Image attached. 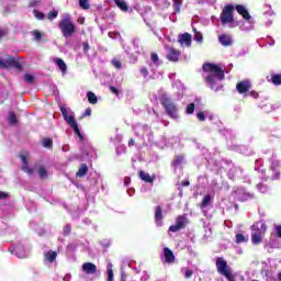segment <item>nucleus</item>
I'll use <instances>...</instances> for the list:
<instances>
[{"label": "nucleus", "instance_id": "obj_51", "mask_svg": "<svg viewBox=\"0 0 281 281\" xmlns=\"http://www.w3.org/2000/svg\"><path fill=\"white\" fill-rule=\"evenodd\" d=\"M140 75H142L144 78H148V68H147V67H142V68H140Z\"/></svg>", "mask_w": 281, "mask_h": 281}, {"label": "nucleus", "instance_id": "obj_57", "mask_svg": "<svg viewBox=\"0 0 281 281\" xmlns=\"http://www.w3.org/2000/svg\"><path fill=\"white\" fill-rule=\"evenodd\" d=\"M90 49L89 43L88 42H83V52L85 54H87Z\"/></svg>", "mask_w": 281, "mask_h": 281}, {"label": "nucleus", "instance_id": "obj_41", "mask_svg": "<svg viewBox=\"0 0 281 281\" xmlns=\"http://www.w3.org/2000/svg\"><path fill=\"white\" fill-rule=\"evenodd\" d=\"M58 16V11L53 10L50 12H48L47 19L48 21H54V19H56Z\"/></svg>", "mask_w": 281, "mask_h": 281}, {"label": "nucleus", "instance_id": "obj_45", "mask_svg": "<svg viewBox=\"0 0 281 281\" xmlns=\"http://www.w3.org/2000/svg\"><path fill=\"white\" fill-rule=\"evenodd\" d=\"M63 234L64 236H69L71 234V225L69 224L65 225L63 229Z\"/></svg>", "mask_w": 281, "mask_h": 281}, {"label": "nucleus", "instance_id": "obj_10", "mask_svg": "<svg viewBox=\"0 0 281 281\" xmlns=\"http://www.w3.org/2000/svg\"><path fill=\"white\" fill-rule=\"evenodd\" d=\"M0 67H15L16 69H21V64L14 57H7L5 59H0Z\"/></svg>", "mask_w": 281, "mask_h": 281}, {"label": "nucleus", "instance_id": "obj_55", "mask_svg": "<svg viewBox=\"0 0 281 281\" xmlns=\"http://www.w3.org/2000/svg\"><path fill=\"white\" fill-rule=\"evenodd\" d=\"M110 91H111V93H114V95H120V91L117 90V88H115L113 86L110 87Z\"/></svg>", "mask_w": 281, "mask_h": 281}, {"label": "nucleus", "instance_id": "obj_30", "mask_svg": "<svg viewBox=\"0 0 281 281\" xmlns=\"http://www.w3.org/2000/svg\"><path fill=\"white\" fill-rule=\"evenodd\" d=\"M181 5H183V0H173V14H179V12H181Z\"/></svg>", "mask_w": 281, "mask_h": 281}, {"label": "nucleus", "instance_id": "obj_50", "mask_svg": "<svg viewBox=\"0 0 281 281\" xmlns=\"http://www.w3.org/2000/svg\"><path fill=\"white\" fill-rule=\"evenodd\" d=\"M25 82H29V85H32L34 82V76L32 75H24Z\"/></svg>", "mask_w": 281, "mask_h": 281}, {"label": "nucleus", "instance_id": "obj_19", "mask_svg": "<svg viewBox=\"0 0 281 281\" xmlns=\"http://www.w3.org/2000/svg\"><path fill=\"white\" fill-rule=\"evenodd\" d=\"M218 42L221 43V45H223V47H229V46L234 45V40L229 35H226V34L220 35Z\"/></svg>", "mask_w": 281, "mask_h": 281}, {"label": "nucleus", "instance_id": "obj_17", "mask_svg": "<svg viewBox=\"0 0 281 281\" xmlns=\"http://www.w3.org/2000/svg\"><path fill=\"white\" fill-rule=\"evenodd\" d=\"M21 161H22V170L26 172V175H34V169L30 168L27 165V154L20 155Z\"/></svg>", "mask_w": 281, "mask_h": 281}, {"label": "nucleus", "instance_id": "obj_4", "mask_svg": "<svg viewBox=\"0 0 281 281\" xmlns=\"http://www.w3.org/2000/svg\"><path fill=\"white\" fill-rule=\"evenodd\" d=\"M160 104H162L167 115L171 117V120H179V108H177V104L172 102L170 97L168 94H162L160 98Z\"/></svg>", "mask_w": 281, "mask_h": 281}, {"label": "nucleus", "instance_id": "obj_20", "mask_svg": "<svg viewBox=\"0 0 281 281\" xmlns=\"http://www.w3.org/2000/svg\"><path fill=\"white\" fill-rule=\"evenodd\" d=\"M235 10H237L238 14H240V16H243V19H245L246 21H249V19H251L249 11H247V9L243 4H237L235 7Z\"/></svg>", "mask_w": 281, "mask_h": 281}, {"label": "nucleus", "instance_id": "obj_25", "mask_svg": "<svg viewBox=\"0 0 281 281\" xmlns=\"http://www.w3.org/2000/svg\"><path fill=\"white\" fill-rule=\"evenodd\" d=\"M55 64L60 69L63 75L67 74V64H65V60L60 58H55Z\"/></svg>", "mask_w": 281, "mask_h": 281}, {"label": "nucleus", "instance_id": "obj_33", "mask_svg": "<svg viewBox=\"0 0 281 281\" xmlns=\"http://www.w3.org/2000/svg\"><path fill=\"white\" fill-rule=\"evenodd\" d=\"M37 173L41 179H47V170L45 169V167L40 166L37 169Z\"/></svg>", "mask_w": 281, "mask_h": 281}, {"label": "nucleus", "instance_id": "obj_18", "mask_svg": "<svg viewBox=\"0 0 281 281\" xmlns=\"http://www.w3.org/2000/svg\"><path fill=\"white\" fill-rule=\"evenodd\" d=\"M236 89L238 93H247V91L251 89V82H249V80L240 81L237 83Z\"/></svg>", "mask_w": 281, "mask_h": 281}, {"label": "nucleus", "instance_id": "obj_27", "mask_svg": "<svg viewBox=\"0 0 281 281\" xmlns=\"http://www.w3.org/2000/svg\"><path fill=\"white\" fill-rule=\"evenodd\" d=\"M180 273H182V276H184V278H187V280H190V278H192V276H194V271H192V269H190L188 267L181 268Z\"/></svg>", "mask_w": 281, "mask_h": 281}, {"label": "nucleus", "instance_id": "obj_23", "mask_svg": "<svg viewBox=\"0 0 281 281\" xmlns=\"http://www.w3.org/2000/svg\"><path fill=\"white\" fill-rule=\"evenodd\" d=\"M56 258H58V252L50 250L44 254V261L45 262H49L52 265V262H54V260H56Z\"/></svg>", "mask_w": 281, "mask_h": 281}, {"label": "nucleus", "instance_id": "obj_64", "mask_svg": "<svg viewBox=\"0 0 281 281\" xmlns=\"http://www.w3.org/2000/svg\"><path fill=\"white\" fill-rule=\"evenodd\" d=\"M128 183H131V178H125L124 179V186H128Z\"/></svg>", "mask_w": 281, "mask_h": 281}, {"label": "nucleus", "instance_id": "obj_28", "mask_svg": "<svg viewBox=\"0 0 281 281\" xmlns=\"http://www.w3.org/2000/svg\"><path fill=\"white\" fill-rule=\"evenodd\" d=\"M87 172H89V167L87 166V164H82L77 172V177H85V175H87Z\"/></svg>", "mask_w": 281, "mask_h": 281}, {"label": "nucleus", "instance_id": "obj_11", "mask_svg": "<svg viewBox=\"0 0 281 281\" xmlns=\"http://www.w3.org/2000/svg\"><path fill=\"white\" fill-rule=\"evenodd\" d=\"M188 223V218L186 216H178L176 220V224L169 227V232H179L186 227Z\"/></svg>", "mask_w": 281, "mask_h": 281}, {"label": "nucleus", "instance_id": "obj_48", "mask_svg": "<svg viewBox=\"0 0 281 281\" xmlns=\"http://www.w3.org/2000/svg\"><path fill=\"white\" fill-rule=\"evenodd\" d=\"M271 170L272 172H274V176L272 177V179H280V171L278 170V168L273 167L272 165Z\"/></svg>", "mask_w": 281, "mask_h": 281}, {"label": "nucleus", "instance_id": "obj_31", "mask_svg": "<svg viewBox=\"0 0 281 281\" xmlns=\"http://www.w3.org/2000/svg\"><path fill=\"white\" fill-rule=\"evenodd\" d=\"M87 98L90 104H98V97L95 95V93L89 91L87 93Z\"/></svg>", "mask_w": 281, "mask_h": 281}, {"label": "nucleus", "instance_id": "obj_15", "mask_svg": "<svg viewBox=\"0 0 281 281\" xmlns=\"http://www.w3.org/2000/svg\"><path fill=\"white\" fill-rule=\"evenodd\" d=\"M98 271V267L93 262H85L82 265V272L87 276H93Z\"/></svg>", "mask_w": 281, "mask_h": 281}, {"label": "nucleus", "instance_id": "obj_8", "mask_svg": "<svg viewBox=\"0 0 281 281\" xmlns=\"http://www.w3.org/2000/svg\"><path fill=\"white\" fill-rule=\"evenodd\" d=\"M9 251L18 258H27V256H30V252H27L23 244H18L15 247L9 248Z\"/></svg>", "mask_w": 281, "mask_h": 281}, {"label": "nucleus", "instance_id": "obj_3", "mask_svg": "<svg viewBox=\"0 0 281 281\" xmlns=\"http://www.w3.org/2000/svg\"><path fill=\"white\" fill-rule=\"evenodd\" d=\"M60 111L65 122L72 128V131L76 133V135L79 136V139L82 142V139H85V136H82V133L80 132V127L76 122V116H74V111H71V109H66L65 106H60Z\"/></svg>", "mask_w": 281, "mask_h": 281}, {"label": "nucleus", "instance_id": "obj_56", "mask_svg": "<svg viewBox=\"0 0 281 281\" xmlns=\"http://www.w3.org/2000/svg\"><path fill=\"white\" fill-rule=\"evenodd\" d=\"M274 229H276V233L279 236V238H281V225H276Z\"/></svg>", "mask_w": 281, "mask_h": 281}, {"label": "nucleus", "instance_id": "obj_2", "mask_svg": "<svg viewBox=\"0 0 281 281\" xmlns=\"http://www.w3.org/2000/svg\"><path fill=\"white\" fill-rule=\"evenodd\" d=\"M58 27L63 34L64 38H69L76 34V24L71 20V15L68 13L63 15V19L59 21Z\"/></svg>", "mask_w": 281, "mask_h": 281}, {"label": "nucleus", "instance_id": "obj_40", "mask_svg": "<svg viewBox=\"0 0 281 281\" xmlns=\"http://www.w3.org/2000/svg\"><path fill=\"white\" fill-rule=\"evenodd\" d=\"M9 124H16V114H14V112L9 113Z\"/></svg>", "mask_w": 281, "mask_h": 281}, {"label": "nucleus", "instance_id": "obj_61", "mask_svg": "<svg viewBox=\"0 0 281 281\" xmlns=\"http://www.w3.org/2000/svg\"><path fill=\"white\" fill-rule=\"evenodd\" d=\"M181 186H182L183 188H188V186H190V181L184 180V181L181 182Z\"/></svg>", "mask_w": 281, "mask_h": 281}, {"label": "nucleus", "instance_id": "obj_1", "mask_svg": "<svg viewBox=\"0 0 281 281\" xmlns=\"http://www.w3.org/2000/svg\"><path fill=\"white\" fill-rule=\"evenodd\" d=\"M204 71V80L213 91H221L223 89V80H225V71L221 67L214 64H204L202 66Z\"/></svg>", "mask_w": 281, "mask_h": 281}, {"label": "nucleus", "instance_id": "obj_46", "mask_svg": "<svg viewBox=\"0 0 281 281\" xmlns=\"http://www.w3.org/2000/svg\"><path fill=\"white\" fill-rule=\"evenodd\" d=\"M272 82H273L276 86H280V85H281V75H274V76H272Z\"/></svg>", "mask_w": 281, "mask_h": 281}, {"label": "nucleus", "instance_id": "obj_37", "mask_svg": "<svg viewBox=\"0 0 281 281\" xmlns=\"http://www.w3.org/2000/svg\"><path fill=\"white\" fill-rule=\"evenodd\" d=\"M31 34H32L34 41L38 42V41H41V38H43V34L38 30L33 31Z\"/></svg>", "mask_w": 281, "mask_h": 281}, {"label": "nucleus", "instance_id": "obj_21", "mask_svg": "<svg viewBox=\"0 0 281 281\" xmlns=\"http://www.w3.org/2000/svg\"><path fill=\"white\" fill-rule=\"evenodd\" d=\"M164 256H165V262H168V265H172V262H175V252H172L170 248L168 247L164 248Z\"/></svg>", "mask_w": 281, "mask_h": 281}, {"label": "nucleus", "instance_id": "obj_62", "mask_svg": "<svg viewBox=\"0 0 281 281\" xmlns=\"http://www.w3.org/2000/svg\"><path fill=\"white\" fill-rule=\"evenodd\" d=\"M198 3H212V0H196Z\"/></svg>", "mask_w": 281, "mask_h": 281}, {"label": "nucleus", "instance_id": "obj_60", "mask_svg": "<svg viewBox=\"0 0 281 281\" xmlns=\"http://www.w3.org/2000/svg\"><path fill=\"white\" fill-rule=\"evenodd\" d=\"M0 199H8V193L0 191Z\"/></svg>", "mask_w": 281, "mask_h": 281}, {"label": "nucleus", "instance_id": "obj_13", "mask_svg": "<svg viewBox=\"0 0 281 281\" xmlns=\"http://www.w3.org/2000/svg\"><path fill=\"white\" fill-rule=\"evenodd\" d=\"M133 128L137 137H144V135H148V133H150V127L147 125L136 124Z\"/></svg>", "mask_w": 281, "mask_h": 281}, {"label": "nucleus", "instance_id": "obj_22", "mask_svg": "<svg viewBox=\"0 0 281 281\" xmlns=\"http://www.w3.org/2000/svg\"><path fill=\"white\" fill-rule=\"evenodd\" d=\"M155 218H156V225L158 227H161V225H164V211H161V206H157L156 207V212H155Z\"/></svg>", "mask_w": 281, "mask_h": 281}, {"label": "nucleus", "instance_id": "obj_34", "mask_svg": "<svg viewBox=\"0 0 281 281\" xmlns=\"http://www.w3.org/2000/svg\"><path fill=\"white\" fill-rule=\"evenodd\" d=\"M151 63L153 65H155L156 67H159L161 65V61H159V55H157V53H151Z\"/></svg>", "mask_w": 281, "mask_h": 281}, {"label": "nucleus", "instance_id": "obj_12", "mask_svg": "<svg viewBox=\"0 0 281 281\" xmlns=\"http://www.w3.org/2000/svg\"><path fill=\"white\" fill-rule=\"evenodd\" d=\"M179 58H181V52L172 47L167 48V60H170V63H179Z\"/></svg>", "mask_w": 281, "mask_h": 281}, {"label": "nucleus", "instance_id": "obj_47", "mask_svg": "<svg viewBox=\"0 0 281 281\" xmlns=\"http://www.w3.org/2000/svg\"><path fill=\"white\" fill-rule=\"evenodd\" d=\"M257 189L261 192V194H266V192L269 190L267 186L262 183L257 184Z\"/></svg>", "mask_w": 281, "mask_h": 281}, {"label": "nucleus", "instance_id": "obj_35", "mask_svg": "<svg viewBox=\"0 0 281 281\" xmlns=\"http://www.w3.org/2000/svg\"><path fill=\"white\" fill-rule=\"evenodd\" d=\"M33 14L37 21H43V19H45V14L36 9L33 10Z\"/></svg>", "mask_w": 281, "mask_h": 281}, {"label": "nucleus", "instance_id": "obj_42", "mask_svg": "<svg viewBox=\"0 0 281 281\" xmlns=\"http://www.w3.org/2000/svg\"><path fill=\"white\" fill-rule=\"evenodd\" d=\"M194 103H190L189 105H187V110H186V113L187 115H192V113H194Z\"/></svg>", "mask_w": 281, "mask_h": 281}, {"label": "nucleus", "instance_id": "obj_49", "mask_svg": "<svg viewBox=\"0 0 281 281\" xmlns=\"http://www.w3.org/2000/svg\"><path fill=\"white\" fill-rule=\"evenodd\" d=\"M112 65H113V67H115V69H122V61L121 60L113 59Z\"/></svg>", "mask_w": 281, "mask_h": 281}, {"label": "nucleus", "instance_id": "obj_6", "mask_svg": "<svg viewBox=\"0 0 281 281\" xmlns=\"http://www.w3.org/2000/svg\"><path fill=\"white\" fill-rule=\"evenodd\" d=\"M216 269L221 273V276H224L226 280L234 281V274H232V268L227 266V261L225 259L218 257L216 260Z\"/></svg>", "mask_w": 281, "mask_h": 281}, {"label": "nucleus", "instance_id": "obj_26", "mask_svg": "<svg viewBox=\"0 0 281 281\" xmlns=\"http://www.w3.org/2000/svg\"><path fill=\"white\" fill-rule=\"evenodd\" d=\"M115 5L122 10V12H128V4L124 0H114Z\"/></svg>", "mask_w": 281, "mask_h": 281}, {"label": "nucleus", "instance_id": "obj_16", "mask_svg": "<svg viewBox=\"0 0 281 281\" xmlns=\"http://www.w3.org/2000/svg\"><path fill=\"white\" fill-rule=\"evenodd\" d=\"M178 43H180L182 47H190V45H192V35H190L189 33L179 35Z\"/></svg>", "mask_w": 281, "mask_h": 281}, {"label": "nucleus", "instance_id": "obj_54", "mask_svg": "<svg viewBox=\"0 0 281 281\" xmlns=\"http://www.w3.org/2000/svg\"><path fill=\"white\" fill-rule=\"evenodd\" d=\"M198 120H200V122H205V114L203 112H199L196 114Z\"/></svg>", "mask_w": 281, "mask_h": 281}, {"label": "nucleus", "instance_id": "obj_44", "mask_svg": "<svg viewBox=\"0 0 281 281\" xmlns=\"http://www.w3.org/2000/svg\"><path fill=\"white\" fill-rule=\"evenodd\" d=\"M183 164V156H177L173 160V166L177 168V166H181Z\"/></svg>", "mask_w": 281, "mask_h": 281}, {"label": "nucleus", "instance_id": "obj_63", "mask_svg": "<svg viewBox=\"0 0 281 281\" xmlns=\"http://www.w3.org/2000/svg\"><path fill=\"white\" fill-rule=\"evenodd\" d=\"M250 95H251V98H258V92L251 91V92H250Z\"/></svg>", "mask_w": 281, "mask_h": 281}, {"label": "nucleus", "instance_id": "obj_39", "mask_svg": "<svg viewBox=\"0 0 281 281\" xmlns=\"http://www.w3.org/2000/svg\"><path fill=\"white\" fill-rule=\"evenodd\" d=\"M79 5L80 8H82V10H89L90 8L89 0H79Z\"/></svg>", "mask_w": 281, "mask_h": 281}, {"label": "nucleus", "instance_id": "obj_38", "mask_svg": "<svg viewBox=\"0 0 281 281\" xmlns=\"http://www.w3.org/2000/svg\"><path fill=\"white\" fill-rule=\"evenodd\" d=\"M193 32H194V38L196 43H203V34L196 32V29H193Z\"/></svg>", "mask_w": 281, "mask_h": 281}, {"label": "nucleus", "instance_id": "obj_32", "mask_svg": "<svg viewBox=\"0 0 281 281\" xmlns=\"http://www.w3.org/2000/svg\"><path fill=\"white\" fill-rule=\"evenodd\" d=\"M108 281H113V263L109 262L106 266Z\"/></svg>", "mask_w": 281, "mask_h": 281}, {"label": "nucleus", "instance_id": "obj_52", "mask_svg": "<svg viewBox=\"0 0 281 281\" xmlns=\"http://www.w3.org/2000/svg\"><path fill=\"white\" fill-rule=\"evenodd\" d=\"M241 32H249L254 30V24H249L248 26H240Z\"/></svg>", "mask_w": 281, "mask_h": 281}, {"label": "nucleus", "instance_id": "obj_9", "mask_svg": "<svg viewBox=\"0 0 281 281\" xmlns=\"http://www.w3.org/2000/svg\"><path fill=\"white\" fill-rule=\"evenodd\" d=\"M234 199L235 201L245 202V201H249V199H254V194L247 193L243 188H237L234 191Z\"/></svg>", "mask_w": 281, "mask_h": 281}, {"label": "nucleus", "instance_id": "obj_24", "mask_svg": "<svg viewBox=\"0 0 281 281\" xmlns=\"http://www.w3.org/2000/svg\"><path fill=\"white\" fill-rule=\"evenodd\" d=\"M139 178L142 181H145V183H153L155 181V176H150V173L145 171H139Z\"/></svg>", "mask_w": 281, "mask_h": 281}, {"label": "nucleus", "instance_id": "obj_36", "mask_svg": "<svg viewBox=\"0 0 281 281\" xmlns=\"http://www.w3.org/2000/svg\"><path fill=\"white\" fill-rule=\"evenodd\" d=\"M53 144L54 143H53L52 138H44L42 140V145L44 146V148H52Z\"/></svg>", "mask_w": 281, "mask_h": 281}, {"label": "nucleus", "instance_id": "obj_59", "mask_svg": "<svg viewBox=\"0 0 281 281\" xmlns=\"http://www.w3.org/2000/svg\"><path fill=\"white\" fill-rule=\"evenodd\" d=\"M64 281H71V273L65 274Z\"/></svg>", "mask_w": 281, "mask_h": 281}, {"label": "nucleus", "instance_id": "obj_5", "mask_svg": "<svg viewBox=\"0 0 281 281\" xmlns=\"http://www.w3.org/2000/svg\"><path fill=\"white\" fill-rule=\"evenodd\" d=\"M267 233V224L262 221L252 225L251 241L252 245H260L262 243V236Z\"/></svg>", "mask_w": 281, "mask_h": 281}, {"label": "nucleus", "instance_id": "obj_7", "mask_svg": "<svg viewBox=\"0 0 281 281\" xmlns=\"http://www.w3.org/2000/svg\"><path fill=\"white\" fill-rule=\"evenodd\" d=\"M222 25H227V23H234V5L227 4L221 13Z\"/></svg>", "mask_w": 281, "mask_h": 281}, {"label": "nucleus", "instance_id": "obj_43", "mask_svg": "<svg viewBox=\"0 0 281 281\" xmlns=\"http://www.w3.org/2000/svg\"><path fill=\"white\" fill-rule=\"evenodd\" d=\"M236 243H237V244L247 243V239L245 238V235L238 233V234L236 235Z\"/></svg>", "mask_w": 281, "mask_h": 281}, {"label": "nucleus", "instance_id": "obj_29", "mask_svg": "<svg viewBox=\"0 0 281 281\" xmlns=\"http://www.w3.org/2000/svg\"><path fill=\"white\" fill-rule=\"evenodd\" d=\"M132 43H133V47H134L135 54H142L143 48H142V46H139V43H140L139 38H137V37L134 38L132 41Z\"/></svg>", "mask_w": 281, "mask_h": 281}, {"label": "nucleus", "instance_id": "obj_58", "mask_svg": "<svg viewBox=\"0 0 281 281\" xmlns=\"http://www.w3.org/2000/svg\"><path fill=\"white\" fill-rule=\"evenodd\" d=\"M91 115V109H87L83 113V117H89Z\"/></svg>", "mask_w": 281, "mask_h": 281}, {"label": "nucleus", "instance_id": "obj_53", "mask_svg": "<svg viewBox=\"0 0 281 281\" xmlns=\"http://www.w3.org/2000/svg\"><path fill=\"white\" fill-rule=\"evenodd\" d=\"M150 278V276L148 274V272L144 271L143 276L140 277V281H148Z\"/></svg>", "mask_w": 281, "mask_h": 281}, {"label": "nucleus", "instance_id": "obj_14", "mask_svg": "<svg viewBox=\"0 0 281 281\" xmlns=\"http://www.w3.org/2000/svg\"><path fill=\"white\" fill-rule=\"evenodd\" d=\"M212 201H213L212 195H210V194L204 195V198L200 204V207H201L202 212H204V214H205V212H207V210H210V207H212Z\"/></svg>", "mask_w": 281, "mask_h": 281}]
</instances>
